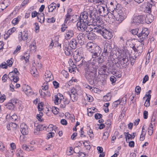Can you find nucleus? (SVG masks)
Returning <instances> with one entry per match:
<instances>
[{
    "mask_svg": "<svg viewBox=\"0 0 157 157\" xmlns=\"http://www.w3.org/2000/svg\"><path fill=\"white\" fill-rule=\"evenodd\" d=\"M73 58L76 64L79 67L83 66L85 70V76L89 84H94V80H96L97 75V68L96 65V59L92 61L86 62L83 57L79 55L78 52L74 55Z\"/></svg>",
    "mask_w": 157,
    "mask_h": 157,
    "instance_id": "f257e3e1",
    "label": "nucleus"
},
{
    "mask_svg": "<svg viewBox=\"0 0 157 157\" xmlns=\"http://www.w3.org/2000/svg\"><path fill=\"white\" fill-rule=\"evenodd\" d=\"M97 27L94 28V32L97 33L101 35L105 39H110L113 37V35L111 32L105 28H104L102 26L98 25Z\"/></svg>",
    "mask_w": 157,
    "mask_h": 157,
    "instance_id": "f03ea898",
    "label": "nucleus"
},
{
    "mask_svg": "<svg viewBox=\"0 0 157 157\" xmlns=\"http://www.w3.org/2000/svg\"><path fill=\"white\" fill-rule=\"evenodd\" d=\"M149 34V31L147 28L143 29L137 35V36L139 38V41L141 42H144V41L147 39Z\"/></svg>",
    "mask_w": 157,
    "mask_h": 157,
    "instance_id": "7ed1b4c3",
    "label": "nucleus"
},
{
    "mask_svg": "<svg viewBox=\"0 0 157 157\" xmlns=\"http://www.w3.org/2000/svg\"><path fill=\"white\" fill-rule=\"evenodd\" d=\"M112 51V47L110 44L108 43L105 44L104 46V49L102 55L103 57L107 56L110 54Z\"/></svg>",
    "mask_w": 157,
    "mask_h": 157,
    "instance_id": "20e7f679",
    "label": "nucleus"
},
{
    "mask_svg": "<svg viewBox=\"0 0 157 157\" xmlns=\"http://www.w3.org/2000/svg\"><path fill=\"white\" fill-rule=\"evenodd\" d=\"M145 16L143 15H138L135 16L133 19V22L134 23L143 24L145 22Z\"/></svg>",
    "mask_w": 157,
    "mask_h": 157,
    "instance_id": "39448f33",
    "label": "nucleus"
},
{
    "mask_svg": "<svg viewBox=\"0 0 157 157\" xmlns=\"http://www.w3.org/2000/svg\"><path fill=\"white\" fill-rule=\"evenodd\" d=\"M89 22L86 24L84 23L83 20H79L77 23V26L78 30H81L82 31H84V29L86 27L87 25L89 24Z\"/></svg>",
    "mask_w": 157,
    "mask_h": 157,
    "instance_id": "423d86ee",
    "label": "nucleus"
},
{
    "mask_svg": "<svg viewBox=\"0 0 157 157\" xmlns=\"http://www.w3.org/2000/svg\"><path fill=\"white\" fill-rule=\"evenodd\" d=\"M128 59L127 56H123L122 59L119 60V64L123 67L125 68L129 64Z\"/></svg>",
    "mask_w": 157,
    "mask_h": 157,
    "instance_id": "0eeeda50",
    "label": "nucleus"
},
{
    "mask_svg": "<svg viewBox=\"0 0 157 157\" xmlns=\"http://www.w3.org/2000/svg\"><path fill=\"white\" fill-rule=\"evenodd\" d=\"M89 14L90 15V21H89V24H91V25H97V23L98 22V23H100V20L99 19H98V18H91L92 16L94 14H93V12L92 11H90L89 12Z\"/></svg>",
    "mask_w": 157,
    "mask_h": 157,
    "instance_id": "6e6552de",
    "label": "nucleus"
},
{
    "mask_svg": "<svg viewBox=\"0 0 157 157\" xmlns=\"http://www.w3.org/2000/svg\"><path fill=\"white\" fill-rule=\"evenodd\" d=\"M139 46H134L132 47V49L134 52L136 53H138V55H140L143 52V45H144V42H141Z\"/></svg>",
    "mask_w": 157,
    "mask_h": 157,
    "instance_id": "1a4fd4ad",
    "label": "nucleus"
},
{
    "mask_svg": "<svg viewBox=\"0 0 157 157\" xmlns=\"http://www.w3.org/2000/svg\"><path fill=\"white\" fill-rule=\"evenodd\" d=\"M78 43L81 45H83L85 42V35L83 33H79L77 36Z\"/></svg>",
    "mask_w": 157,
    "mask_h": 157,
    "instance_id": "9d476101",
    "label": "nucleus"
},
{
    "mask_svg": "<svg viewBox=\"0 0 157 157\" xmlns=\"http://www.w3.org/2000/svg\"><path fill=\"white\" fill-rule=\"evenodd\" d=\"M125 18V16L121 10H120L118 12V14L116 17V20L119 22V23H121L122 22Z\"/></svg>",
    "mask_w": 157,
    "mask_h": 157,
    "instance_id": "9b49d317",
    "label": "nucleus"
},
{
    "mask_svg": "<svg viewBox=\"0 0 157 157\" xmlns=\"http://www.w3.org/2000/svg\"><path fill=\"white\" fill-rule=\"evenodd\" d=\"M109 63V66L108 69V72L112 74L113 71H115L116 70L115 66L116 63L113 62L112 61H110Z\"/></svg>",
    "mask_w": 157,
    "mask_h": 157,
    "instance_id": "f8f14e48",
    "label": "nucleus"
},
{
    "mask_svg": "<svg viewBox=\"0 0 157 157\" xmlns=\"http://www.w3.org/2000/svg\"><path fill=\"white\" fill-rule=\"evenodd\" d=\"M20 131L23 135H27L29 133L28 127L25 124H22L20 126Z\"/></svg>",
    "mask_w": 157,
    "mask_h": 157,
    "instance_id": "ddd939ff",
    "label": "nucleus"
},
{
    "mask_svg": "<svg viewBox=\"0 0 157 157\" xmlns=\"http://www.w3.org/2000/svg\"><path fill=\"white\" fill-rule=\"evenodd\" d=\"M98 11L100 15L102 17L105 16L108 13V10L106 9L105 7L102 6H100Z\"/></svg>",
    "mask_w": 157,
    "mask_h": 157,
    "instance_id": "4468645a",
    "label": "nucleus"
},
{
    "mask_svg": "<svg viewBox=\"0 0 157 157\" xmlns=\"http://www.w3.org/2000/svg\"><path fill=\"white\" fill-rule=\"evenodd\" d=\"M154 19V16L151 14L148 13L145 17V22L148 24L151 23Z\"/></svg>",
    "mask_w": 157,
    "mask_h": 157,
    "instance_id": "2eb2a0df",
    "label": "nucleus"
},
{
    "mask_svg": "<svg viewBox=\"0 0 157 157\" xmlns=\"http://www.w3.org/2000/svg\"><path fill=\"white\" fill-rule=\"evenodd\" d=\"M74 35L73 30L70 29H67L66 31V36H65V39L68 40L72 37Z\"/></svg>",
    "mask_w": 157,
    "mask_h": 157,
    "instance_id": "dca6fc26",
    "label": "nucleus"
},
{
    "mask_svg": "<svg viewBox=\"0 0 157 157\" xmlns=\"http://www.w3.org/2000/svg\"><path fill=\"white\" fill-rule=\"evenodd\" d=\"M78 42L76 39H72L70 42V47L73 49H75L77 47Z\"/></svg>",
    "mask_w": 157,
    "mask_h": 157,
    "instance_id": "f3484780",
    "label": "nucleus"
},
{
    "mask_svg": "<svg viewBox=\"0 0 157 157\" xmlns=\"http://www.w3.org/2000/svg\"><path fill=\"white\" fill-rule=\"evenodd\" d=\"M52 74L50 71H47L45 72V77H44L45 81L48 82L52 79Z\"/></svg>",
    "mask_w": 157,
    "mask_h": 157,
    "instance_id": "a211bd4d",
    "label": "nucleus"
},
{
    "mask_svg": "<svg viewBox=\"0 0 157 157\" xmlns=\"http://www.w3.org/2000/svg\"><path fill=\"white\" fill-rule=\"evenodd\" d=\"M151 3H147V8H148V11L151 12V10L152 9L155 7V5L156 2L154 0H151Z\"/></svg>",
    "mask_w": 157,
    "mask_h": 157,
    "instance_id": "6ab92c4d",
    "label": "nucleus"
},
{
    "mask_svg": "<svg viewBox=\"0 0 157 157\" xmlns=\"http://www.w3.org/2000/svg\"><path fill=\"white\" fill-rule=\"evenodd\" d=\"M90 52H93L98 53L100 55L101 52V48L98 45H96L93 49L90 50Z\"/></svg>",
    "mask_w": 157,
    "mask_h": 157,
    "instance_id": "aec40b11",
    "label": "nucleus"
},
{
    "mask_svg": "<svg viewBox=\"0 0 157 157\" xmlns=\"http://www.w3.org/2000/svg\"><path fill=\"white\" fill-rule=\"evenodd\" d=\"M88 39L89 40H94L96 38V35L93 32H89L87 34Z\"/></svg>",
    "mask_w": 157,
    "mask_h": 157,
    "instance_id": "412c9836",
    "label": "nucleus"
},
{
    "mask_svg": "<svg viewBox=\"0 0 157 157\" xmlns=\"http://www.w3.org/2000/svg\"><path fill=\"white\" fill-rule=\"evenodd\" d=\"M96 45L95 44L92 42H88L86 44V47L87 49L90 52V50H92V49Z\"/></svg>",
    "mask_w": 157,
    "mask_h": 157,
    "instance_id": "4be33fe9",
    "label": "nucleus"
},
{
    "mask_svg": "<svg viewBox=\"0 0 157 157\" xmlns=\"http://www.w3.org/2000/svg\"><path fill=\"white\" fill-rule=\"evenodd\" d=\"M56 8V3L52 2L48 6L49 12H52Z\"/></svg>",
    "mask_w": 157,
    "mask_h": 157,
    "instance_id": "5701e85b",
    "label": "nucleus"
},
{
    "mask_svg": "<svg viewBox=\"0 0 157 157\" xmlns=\"http://www.w3.org/2000/svg\"><path fill=\"white\" fill-rule=\"evenodd\" d=\"M18 126L16 123H12L11 124V129L15 133L17 132H18Z\"/></svg>",
    "mask_w": 157,
    "mask_h": 157,
    "instance_id": "b1692460",
    "label": "nucleus"
},
{
    "mask_svg": "<svg viewBox=\"0 0 157 157\" xmlns=\"http://www.w3.org/2000/svg\"><path fill=\"white\" fill-rule=\"evenodd\" d=\"M88 13H87L86 12H84L82 13V15H81V17L83 18L84 17L85 18V19L84 22L85 24H86L87 22H89V21H88V20H87L88 19Z\"/></svg>",
    "mask_w": 157,
    "mask_h": 157,
    "instance_id": "393cba45",
    "label": "nucleus"
},
{
    "mask_svg": "<svg viewBox=\"0 0 157 157\" xmlns=\"http://www.w3.org/2000/svg\"><path fill=\"white\" fill-rule=\"evenodd\" d=\"M39 17V15L37 16V19L39 22L41 23H44V15L43 13H42L41 15H40Z\"/></svg>",
    "mask_w": 157,
    "mask_h": 157,
    "instance_id": "a878e982",
    "label": "nucleus"
},
{
    "mask_svg": "<svg viewBox=\"0 0 157 157\" xmlns=\"http://www.w3.org/2000/svg\"><path fill=\"white\" fill-rule=\"evenodd\" d=\"M36 124L34 123V126H35L36 127V129L37 131H42L43 130H44V128H46V127L45 126H44L43 127V125L42 124H38V125L36 126Z\"/></svg>",
    "mask_w": 157,
    "mask_h": 157,
    "instance_id": "bb28decb",
    "label": "nucleus"
},
{
    "mask_svg": "<svg viewBox=\"0 0 157 157\" xmlns=\"http://www.w3.org/2000/svg\"><path fill=\"white\" fill-rule=\"evenodd\" d=\"M70 101L66 98L63 101V104H61L60 105V107L63 109L65 108L66 105H68L70 103Z\"/></svg>",
    "mask_w": 157,
    "mask_h": 157,
    "instance_id": "cd10ccee",
    "label": "nucleus"
},
{
    "mask_svg": "<svg viewBox=\"0 0 157 157\" xmlns=\"http://www.w3.org/2000/svg\"><path fill=\"white\" fill-rule=\"evenodd\" d=\"M15 75L13 72L11 71L9 73L8 76L10 80H14V77L15 76L14 75Z\"/></svg>",
    "mask_w": 157,
    "mask_h": 157,
    "instance_id": "c85d7f7f",
    "label": "nucleus"
},
{
    "mask_svg": "<svg viewBox=\"0 0 157 157\" xmlns=\"http://www.w3.org/2000/svg\"><path fill=\"white\" fill-rule=\"evenodd\" d=\"M11 102L13 104L15 107L16 105H18L20 102V101L17 99H13L11 100Z\"/></svg>",
    "mask_w": 157,
    "mask_h": 157,
    "instance_id": "c756f323",
    "label": "nucleus"
},
{
    "mask_svg": "<svg viewBox=\"0 0 157 157\" xmlns=\"http://www.w3.org/2000/svg\"><path fill=\"white\" fill-rule=\"evenodd\" d=\"M55 100L54 103L56 105H58L59 103H60L61 102V100L62 99V98H60L55 95Z\"/></svg>",
    "mask_w": 157,
    "mask_h": 157,
    "instance_id": "7c9ffc66",
    "label": "nucleus"
},
{
    "mask_svg": "<svg viewBox=\"0 0 157 157\" xmlns=\"http://www.w3.org/2000/svg\"><path fill=\"white\" fill-rule=\"evenodd\" d=\"M6 107L9 109H13L15 106L13 105V104L11 102L8 103L7 105H6Z\"/></svg>",
    "mask_w": 157,
    "mask_h": 157,
    "instance_id": "2f4dec72",
    "label": "nucleus"
},
{
    "mask_svg": "<svg viewBox=\"0 0 157 157\" xmlns=\"http://www.w3.org/2000/svg\"><path fill=\"white\" fill-rule=\"evenodd\" d=\"M112 74L118 78H120L121 76V71L116 70L115 71H113V73H112Z\"/></svg>",
    "mask_w": 157,
    "mask_h": 157,
    "instance_id": "473e14b6",
    "label": "nucleus"
},
{
    "mask_svg": "<svg viewBox=\"0 0 157 157\" xmlns=\"http://www.w3.org/2000/svg\"><path fill=\"white\" fill-rule=\"evenodd\" d=\"M54 127V128H57L56 126H54L52 124H50L48 126L47 128L46 129V131L48 132H49V131H51L53 130V128Z\"/></svg>",
    "mask_w": 157,
    "mask_h": 157,
    "instance_id": "72a5a7b5",
    "label": "nucleus"
},
{
    "mask_svg": "<svg viewBox=\"0 0 157 157\" xmlns=\"http://www.w3.org/2000/svg\"><path fill=\"white\" fill-rule=\"evenodd\" d=\"M29 48L31 51H32V50L33 51L36 49V42L34 40L32 43V44H31L29 46Z\"/></svg>",
    "mask_w": 157,
    "mask_h": 157,
    "instance_id": "f704fd0d",
    "label": "nucleus"
},
{
    "mask_svg": "<svg viewBox=\"0 0 157 157\" xmlns=\"http://www.w3.org/2000/svg\"><path fill=\"white\" fill-rule=\"evenodd\" d=\"M43 105L44 103L42 102H41L40 103H39L38 104L37 106V108L39 111L41 112L43 110L42 107H43Z\"/></svg>",
    "mask_w": 157,
    "mask_h": 157,
    "instance_id": "c9c22d12",
    "label": "nucleus"
},
{
    "mask_svg": "<svg viewBox=\"0 0 157 157\" xmlns=\"http://www.w3.org/2000/svg\"><path fill=\"white\" fill-rule=\"evenodd\" d=\"M59 110V109L57 108L56 107H52V111L54 114L56 115L59 112V111L58 110Z\"/></svg>",
    "mask_w": 157,
    "mask_h": 157,
    "instance_id": "e433bc0d",
    "label": "nucleus"
},
{
    "mask_svg": "<svg viewBox=\"0 0 157 157\" xmlns=\"http://www.w3.org/2000/svg\"><path fill=\"white\" fill-rule=\"evenodd\" d=\"M139 29H132L131 32V33L134 35H137L138 34Z\"/></svg>",
    "mask_w": 157,
    "mask_h": 157,
    "instance_id": "4c0bfd02",
    "label": "nucleus"
},
{
    "mask_svg": "<svg viewBox=\"0 0 157 157\" xmlns=\"http://www.w3.org/2000/svg\"><path fill=\"white\" fill-rule=\"evenodd\" d=\"M91 24H89L84 29V31H86V32H91V31H92L93 29L91 28L90 27V25H91Z\"/></svg>",
    "mask_w": 157,
    "mask_h": 157,
    "instance_id": "58836bf2",
    "label": "nucleus"
},
{
    "mask_svg": "<svg viewBox=\"0 0 157 157\" xmlns=\"http://www.w3.org/2000/svg\"><path fill=\"white\" fill-rule=\"evenodd\" d=\"M21 34H19V35H20V37L21 38V39L22 40H26L28 38V34L27 33H25L24 35L23 36L21 32Z\"/></svg>",
    "mask_w": 157,
    "mask_h": 157,
    "instance_id": "ea45409f",
    "label": "nucleus"
},
{
    "mask_svg": "<svg viewBox=\"0 0 157 157\" xmlns=\"http://www.w3.org/2000/svg\"><path fill=\"white\" fill-rule=\"evenodd\" d=\"M111 97L108 95L104 96L103 98V100L104 101H107L110 100Z\"/></svg>",
    "mask_w": 157,
    "mask_h": 157,
    "instance_id": "a19ab883",
    "label": "nucleus"
},
{
    "mask_svg": "<svg viewBox=\"0 0 157 157\" xmlns=\"http://www.w3.org/2000/svg\"><path fill=\"white\" fill-rule=\"evenodd\" d=\"M92 54V57L93 59H95L97 57H98L99 56L100 54H98L96 53H95L94 52H90Z\"/></svg>",
    "mask_w": 157,
    "mask_h": 157,
    "instance_id": "79ce46f5",
    "label": "nucleus"
},
{
    "mask_svg": "<svg viewBox=\"0 0 157 157\" xmlns=\"http://www.w3.org/2000/svg\"><path fill=\"white\" fill-rule=\"evenodd\" d=\"M7 6H6L3 2H0V9L3 10L4 9L6 8Z\"/></svg>",
    "mask_w": 157,
    "mask_h": 157,
    "instance_id": "37998d69",
    "label": "nucleus"
},
{
    "mask_svg": "<svg viewBox=\"0 0 157 157\" xmlns=\"http://www.w3.org/2000/svg\"><path fill=\"white\" fill-rule=\"evenodd\" d=\"M55 134L53 132H50L47 134V139H48L50 138L53 137L54 136Z\"/></svg>",
    "mask_w": 157,
    "mask_h": 157,
    "instance_id": "c03bdc74",
    "label": "nucleus"
},
{
    "mask_svg": "<svg viewBox=\"0 0 157 157\" xmlns=\"http://www.w3.org/2000/svg\"><path fill=\"white\" fill-rule=\"evenodd\" d=\"M16 30V29L15 27H13L10 29L9 30L7 33H8L9 35H11L12 33L14 32Z\"/></svg>",
    "mask_w": 157,
    "mask_h": 157,
    "instance_id": "a18cd8bd",
    "label": "nucleus"
},
{
    "mask_svg": "<svg viewBox=\"0 0 157 157\" xmlns=\"http://www.w3.org/2000/svg\"><path fill=\"white\" fill-rule=\"evenodd\" d=\"M141 90V87L139 86H137L135 88V91L137 93V94L138 95L140 94V90Z\"/></svg>",
    "mask_w": 157,
    "mask_h": 157,
    "instance_id": "49530a36",
    "label": "nucleus"
},
{
    "mask_svg": "<svg viewBox=\"0 0 157 157\" xmlns=\"http://www.w3.org/2000/svg\"><path fill=\"white\" fill-rule=\"evenodd\" d=\"M5 149V147L2 143L0 141V150L2 151H4Z\"/></svg>",
    "mask_w": 157,
    "mask_h": 157,
    "instance_id": "de8ad7c7",
    "label": "nucleus"
},
{
    "mask_svg": "<svg viewBox=\"0 0 157 157\" xmlns=\"http://www.w3.org/2000/svg\"><path fill=\"white\" fill-rule=\"evenodd\" d=\"M153 127H148V134L151 136L153 133Z\"/></svg>",
    "mask_w": 157,
    "mask_h": 157,
    "instance_id": "09e8293b",
    "label": "nucleus"
},
{
    "mask_svg": "<svg viewBox=\"0 0 157 157\" xmlns=\"http://www.w3.org/2000/svg\"><path fill=\"white\" fill-rule=\"evenodd\" d=\"M94 117L97 120L101 118L102 117V115L100 113H97L95 114Z\"/></svg>",
    "mask_w": 157,
    "mask_h": 157,
    "instance_id": "8fccbe9b",
    "label": "nucleus"
},
{
    "mask_svg": "<svg viewBox=\"0 0 157 157\" xmlns=\"http://www.w3.org/2000/svg\"><path fill=\"white\" fill-rule=\"evenodd\" d=\"M53 84L55 88L56 89L59 86V83L56 81L53 82Z\"/></svg>",
    "mask_w": 157,
    "mask_h": 157,
    "instance_id": "3c124183",
    "label": "nucleus"
},
{
    "mask_svg": "<svg viewBox=\"0 0 157 157\" xmlns=\"http://www.w3.org/2000/svg\"><path fill=\"white\" fill-rule=\"evenodd\" d=\"M68 49V48L67 47H65V49H67L65 51V54L67 56H70L71 54V51Z\"/></svg>",
    "mask_w": 157,
    "mask_h": 157,
    "instance_id": "603ef678",
    "label": "nucleus"
},
{
    "mask_svg": "<svg viewBox=\"0 0 157 157\" xmlns=\"http://www.w3.org/2000/svg\"><path fill=\"white\" fill-rule=\"evenodd\" d=\"M19 21V20L18 18H15L12 20V23L13 24L15 25L17 24Z\"/></svg>",
    "mask_w": 157,
    "mask_h": 157,
    "instance_id": "864d4df0",
    "label": "nucleus"
},
{
    "mask_svg": "<svg viewBox=\"0 0 157 157\" xmlns=\"http://www.w3.org/2000/svg\"><path fill=\"white\" fill-rule=\"evenodd\" d=\"M110 81L112 82V84L116 82V79L115 77L113 76H111L110 78Z\"/></svg>",
    "mask_w": 157,
    "mask_h": 157,
    "instance_id": "5fc2aeb1",
    "label": "nucleus"
},
{
    "mask_svg": "<svg viewBox=\"0 0 157 157\" xmlns=\"http://www.w3.org/2000/svg\"><path fill=\"white\" fill-rule=\"evenodd\" d=\"M121 103V102L120 101V99L114 101L113 102V105L114 107H117L119 104Z\"/></svg>",
    "mask_w": 157,
    "mask_h": 157,
    "instance_id": "6e6d98bb",
    "label": "nucleus"
},
{
    "mask_svg": "<svg viewBox=\"0 0 157 157\" xmlns=\"http://www.w3.org/2000/svg\"><path fill=\"white\" fill-rule=\"evenodd\" d=\"M37 14H38L39 15H41L40 13H37L36 11H34L32 13V17L33 18L34 17H36Z\"/></svg>",
    "mask_w": 157,
    "mask_h": 157,
    "instance_id": "4d7b16f0",
    "label": "nucleus"
},
{
    "mask_svg": "<svg viewBox=\"0 0 157 157\" xmlns=\"http://www.w3.org/2000/svg\"><path fill=\"white\" fill-rule=\"evenodd\" d=\"M73 148L72 147H70L68 150L67 151V154L68 155H71L72 153L71 151L72 152Z\"/></svg>",
    "mask_w": 157,
    "mask_h": 157,
    "instance_id": "13d9d810",
    "label": "nucleus"
},
{
    "mask_svg": "<svg viewBox=\"0 0 157 157\" xmlns=\"http://www.w3.org/2000/svg\"><path fill=\"white\" fill-rule=\"evenodd\" d=\"M149 77L147 75H145V76L144 77L143 81V83H145L148 80Z\"/></svg>",
    "mask_w": 157,
    "mask_h": 157,
    "instance_id": "bf43d9fd",
    "label": "nucleus"
},
{
    "mask_svg": "<svg viewBox=\"0 0 157 157\" xmlns=\"http://www.w3.org/2000/svg\"><path fill=\"white\" fill-rule=\"evenodd\" d=\"M7 63L8 66L9 67H11L12 66V64L13 63V62L12 60L10 59H8L7 60Z\"/></svg>",
    "mask_w": 157,
    "mask_h": 157,
    "instance_id": "052dcab7",
    "label": "nucleus"
},
{
    "mask_svg": "<svg viewBox=\"0 0 157 157\" xmlns=\"http://www.w3.org/2000/svg\"><path fill=\"white\" fill-rule=\"evenodd\" d=\"M34 24L35 26V31L36 32H39V26L38 23L36 22Z\"/></svg>",
    "mask_w": 157,
    "mask_h": 157,
    "instance_id": "680f3d73",
    "label": "nucleus"
},
{
    "mask_svg": "<svg viewBox=\"0 0 157 157\" xmlns=\"http://www.w3.org/2000/svg\"><path fill=\"white\" fill-rule=\"evenodd\" d=\"M21 49V47L20 45H18L17 46L16 49L14 51V52L13 53V54H15L16 53H17Z\"/></svg>",
    "mask_w": 157,
    "mask_h": 157,
    "instance_id": "e2e57ef3",
    "label": "nucleus"
},
{
    "mask_svg": "<svg viewBox=\"0 0 157 157\" xmlns=\"http://www.w3.org/2000/svg\"><path fill=\"white\" fill-rule=\"evenodd\" d=\"M71 16V15H67L64 21V24H66L67 22V21L70 19V17Z\"/></svg>",
    "mask_w": 157,
    "mask_h": 157,
    "instance_id": "0e129e2a",
    "label": "nucleus"
},
{
    "mask_svg": "<svg viewBox=\"0 0 157 157\" xmlns=\"http://www.w3.org/2000/svg\"><path fill=\"white\" fill-rule=\"evenodd\" d=\"M73 151L76 153L78 154L80 152V151L78 147H75L73 150Z\"/></svg>",
    "mask_w": 157,
    "mask_h": 157,
    "instance_id": "69168bd1",
    "label": "nucleus"
},
{
    "mask_svg": "<svg viewBox=\"0 0 157 157\" xmlns=\"http://www.w3.org/2000/svg\"><path fill=\"white\" fill-rule=\"evenodd\" d=\"M148 112L146 111H144L143 113L144 118V119H147L148 117Z\"/></svg>",
    "mask_w": 157,
    "mask_h": 157,
    "instance_id": "338daca9",
    "label": "nucleus"
},
{
    "mask_svg": "<svg viewBox=\"0 0 157 157\" xmlns=\"http://www.w3.org/2000/svg\"><path fill=\"white\" fill-rule=\"evenodd\" d=\"M48 22L50 23H53L55 21V19L53 17H52L51 18H48Z\"/></svg>",
    "mask_w": 157,
    "mask_h": 157,
    "instance_id": "774afa93",
    "label": "nucleus"
}]
</instances>
